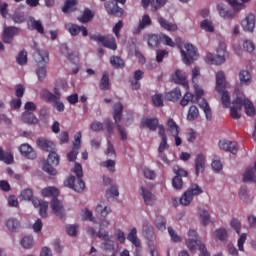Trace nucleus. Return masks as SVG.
Instances as JSON below:
<instances>
[{"instance_id":"29","label":"nucleus","mask_w":256,"mask_h":256,"mask_svg":"<svg viewBox=\"0 0 256 256\" xmlns=\"http://www.w3.org/2000/svg\"><path fill=\"white\" fill-rule=\"evenodd\" d=\"M157 21H158L160 27L162 29H164L165 31L175 32V31H177V29H179L177 24L167 21V19L163 18L162 16H159L157 18Z\"/></svg>"},{"instance_id":"14","label":"nucleus","mask_w":256,"mask_h":256,"mask_svg":"<svg viewBox=\"0 0 256 256\" xmlns=\"http://www.w3.org/2000/svg\"><path fill=\"white\" fill-rule=\"evenodd\" d=\"M96 212L101 216L103 217V220H102V225L103 227H109L110 225V222L109 220L105 219L107 217V215H109V213L112 212L111 210V207L103 204V202H100L97 204L96 206Z\"/></svg>"},{"instance_id":"38","label":"nucleus","mask_w":256,"mask_h":256,"mask_svg":"<svg viewBox=\"0 0 256 256\" xmlns=\"http://www.w3.org/2000/svg\"><path fill=\"white\" fill-rule=\"evenodd\" d=\"M165 98L167 101H172L173 103L179 101L181 99V89L179 87H176L172 91L165 94Z\"/></svg>"},{"instance_id":"48","label":"nucleus","mask_w":256,"mask_h":256,"mask_svg":"<svg viewBox=\"0 0 256 256\" xmlns=\"http://www.w3.org/2000/svg\"><path fill=\"white\" fill-rule=\"evenodd\" d=\"M41 194L43 197H57V195H59V190L55 187H46L42 189Z\"/></svg>"},{"instance_id":"24","label":"nucleus","mask_w":256,"mask_h":256,"mask_svg":"<svg viewBox=\"0 0 256 256\" xmlns=\"http://www.w3.org/2000/svg\"><path fill=\"white\" fill-rule=\"evenodd\" d=\"M167 3V0H142V7L147 9L151 5V11L155 13L158 9H161Z\"/></svg>"},{"instance_id":"56","label":"nucleus","mask_w":256,"mask_h":256,"mask_svg":"<svg viewBox=\"0 0 256 256\" xmlns=\"http://www.w3.org/2000/svg\"><path fill=\"white\" fill-rule=\"evenodd\" d=\"M200 27L201 29H203L204 31H208L209 33H213V31H215V27H213V22L207 19L201 22Z\"/></svg>"},{"instance_id":"6","label":"nucleus","mask_w":256,"mask_h":256,"mask_svg":"<svg viewBox=\"0 0 256 256\" xmlns=\"http://www.w3.org/2000/svg\"><path fill=\"white\" fill-rule=\"evenodd\" d=\"M203 194V189L198 184H191L190 187L183 193L180 198V205L187 207L191 205L194 197Z\"/></svg>"},{"instance_id":"40","label":"nucleus","mask_w":256,"mask_h":256,"mask_svg":"<svg viewBox=\"0 0 256 256\" xmlns=\"http://www.w3.org/2000/svg\"><path fill=\"white\" fill-rule=\"evenodd\" d=\"M153 25V21L148 14L142 16V19L139 21L137 32L143 31V29H147V27H151Z\"/></svg>"},{"instance_id":"25","label":"nucleus","mask_w":256,"mask_h":256,"mask_svg":"<svg viewBox=\"0 0 256 256\" xmlns=\"http://www.w3.org/2000/svg\"><path fill=\"white\" fill-rule=\"evenodd\" d=\"M219 147L220 149H223V151H229L232 155H237V151H239V145H237V142H231L229 140L220 141Z\"/></svg>"},{"instance_id":"9","label":"nucleus","mask_w":256,"mask_h":256,"mask_svg":"<svg viewBox=\"0 0 256 256\" xmlns=\"http://www.w3.org/2000/svg\"><path fill=\"white\" fill-rule=\"evenodd\" d=\"M90 39L92 41H96V43H101L103 47H106L107 49H111L112 51H117V41L115 40V37H105L101 34H94L90 36Z\"/></svg>"},{"instance_id":"54","label":"nucleus","mask_w":256,"mask_h":256,"mask_svg":"<svg viewBox=\"0 0 256 256\" xmlns=\"http://www.w3.org/2000/svg\"><path fill=\"white\" fill-rule=\"evenodd\" d=\"M26 19L25 12L15 11L12 16L14 23H25Z\"/></svg>"},{"instance_id":"42","label":"nucleus","mask_w":256,"mask_h":256,"mask_svg":"<svg viewBox=\"0 0 256 256\" xmlns=\"http://www.w3.org/2000/svg\"><path fill=\"white\" fill-rule=\"evenodd\" d=\"M240 85H251L252 77L251 73L247 70H241L239 72Z\"/></svg>"},{"instance_id":"18","label":"nucleus","mask_w":256,"mask_h":256,"mask_svg":"<svg viewBox=\"0 0 256 256\" xmlns=\"http://www.w3.org/2000/svg\"><path fill=\"white\" fill-rule=\"evenodd\" d=\"M207 163V158L204 154H198L194 160L195 173L199 177L200 173L205 172V165Z\"/></svg>"},{"instance_id":"35","label":"nucleus","mask_w":256,"mask_h":256,"mask_svg":"<svg viewBox=\"0 0 256 256\" xmlns=\"http://www.w3.org/2000/svg\"><path fill=\"white\" fill-rule=\"evenodd\" d=\"M79 2L77 0H66L64 6L62 7V13H75L77 11V5Z\"/></svg>"},{"instance_id":"51","label":"nucleus","mask_w":256,"mask_h":256,"mask_svg":"<svg viewBox=\"0 0 256 256\" xmlns=\"http://www.w3.org/2000/svg\"><path fill=\"white\" fill-rule=\"evenodd\" d=\"M21 226V223H19V220L16 218H10L6 222V227L9 229V231H17L19 227Z\"/></svg>"},{"instance_id":"1","label":"nucleus","mask_w":256,"mask_h":256,"mask_svg":"<svg viewBox=\"0 0 256 256\" xmlns=\"http://www.w3.org/2000/svg\"><path fill=\"white\" fill-rule=\"evenodd\" d=\"M227 0V3L230 4L233 10H229V8L225 7V4L220 3L217 5V11L222 17V19H235V13L238 11H243L247 6L245 3H249L251 0Z\"/></svg>"},{"instance_id":"32","label":"nucleus","mask_w":256,"mask_h":256,"mask_svg":"<svg viewBox=\"0 0 256 256\" xmlns=\"http://www.w3.org/2000/svg\"><path fill=\"white\" fill-rule=\"evenodd\" d=\"M21 117L23 123H27V125H37V123H39V119L33 112L24 111Z\"/></svg>"},{"instance_id":"52","label":"nucleus","mask_w":256,"mask_h":256,"mask_svg":"<svg viewBox=\"0 0 256 256\" xmlns=\"http://www.w3.org/2000/svg\"><path fill=\"white\" fill-rule=\"evenodd\" d=\"M195 96L191 92H186L180 101L181 107H187L189 103H193Z\"/></svg>"},{"instance_id":"63","label":"nucleus","mask_w":256,"mask_h":256,"mask_svg":"<svg viewBox=\"0 0 256 256\" xmlns=\"http://www.w3.org/2000/svg\"><path fill=\"white\" fill-rule=\"evenodd\" d=\"M21 197L24 199V201H31L33 198V190L30 188H27L21 192Z\"/></svg>"},{"instance_id":"30","label":"nucleus","mask_w":256,"mask_h":256,"mask_svg":"<svg viewBox=\"0 0 256 256\" xmlns=\"http://www.w3.org/2000/svg\"><path fill=\"white\" fill-rule=\"evenodd\" d=\"M141 127H147L150 131H157V128L159 127V119L144 118L141 121Z\"/></svg>"},{"instance_id":"5","label":"nucleus","mask_w":256,"mask_h":256,"mask_svg":"<svg viewBox=\"0 0 256 256\" xmlns=\"http://www.w3.org/2000/svg\"><path fill=\"white\" fill-rule=\"evenodd\" d=\"M227 57V44L220 42L216 50V56L213 55V53H207L205 62L208 63V65H223V63L227 61Z\"/></svg>"},{"instance_id":"44","label":"nucleus","mask_w":256,"mask_h":256,"mask_svg":"<svg viewBox=\"0 0 256 256\" xmlns=\"http://www.w3.org/2000/svg\"><path fill=\"white\" fill-rule=\"evenodd\" d=\"M215 235L218 241H221V243H226L229 239V233L227 232V229L220 228L215 230Z\"/></svg>"},{"instance_id":"31","label":"nucleus","mask_w":256,"mask_h":256,"mask_svg":"<svg viewBox=\"0 0 256 256\" xmlns=\"http://www.w3.org/2000/svg\"><path fill=\"white\" fill-rule=\"evenodd\" d=\"M145 73L142 70H136L134 72V81H131L130 87L133 91H138V89H141V79H143V76Z\"/></svg>"},{"instance_id":"19","label":"nucleus","mask_w":256,"mask_h":256,"mask_svg":"<svg viewBox=\"0 0 256 256\" xmlns=\"http://www.w3.org/2000/svg\"><path fill=\"white\" fill-rule=\"evenodd\" d=\"M36 145L38 149H41V151H46V153H50L51 151L55 150V143L46 138H38L36 140Z\"/></svg>"},{"instance_id":"26","label":"nucleus","mask_w":256,"mask_h":256,"mask_svg":"<svg viewBox=\"0 0 256 256\" xmlns=\"http://www.w3.org/2000/svg\"><path fill=\"white\" fill-rule=\"evenodd\" d=\"M173 81L177 85H183L185 89H189V82L187 81V76L182 70H176L173 76Z\"/></svg>"},{"instance_id":"7","label":"nucleus","mask_w":256,"mask_h":256,"mask_svg":"<svg viewBox=\"0 0 256 256\" xmlns=\"http://www.w3.org/2000/svg\"><path fill=\"white\" fill-rule=\"evenodd\" d=\"M59 154L55 150H52L48 154L47 163L43 165V171L48 173V175H57V170L54 167L59 165Z\"/></svg>"},{"instance_id":"17","label":"nucleus","mask_w":256,"mask_h":256,"mask_svg":"<svg viewBox=\"0 0 256 256\" xmlns=\"http://www.w3.org/2000/svg\"><path fill=\"white\" fill-rule=\"evenodd\" d=\"M144 41H147L148 47H150L151 49H155L159 47V45H161V33H148L144 35Z\"/></svg>"},{"instance_id":"57","label":"nucleus","mask_w":256,"mask_h":256,"mask_svg":"<svg viewBox=\"0 0 256 256\" xmlns=\"http://www.w3.org/2000/svg\"><path fill=\"white\" fill-rule=\"evenodd\" d=\"M18 65H27V51L22 50L16 57Z\"/></svg>"},{"instance_id":"12","label":"nucleus","mask_w":256,"mask_h":256,"mask_svg":"<svg viewBox=\"0 0 256 256\" xmlns=\"http://www.w3.org/2000/svg\"><path fill=\"white\" fill-rule=\"evenodd\" d=\"M241 109H243V97L237 96L230 107V115L232 119H241V113H239Z\"/></svg>"},{"instance_id":"22","label":"nucleus","mask_w":256,"mask_h":256,"mask_svg":"<svg viewBox=\"0 0 256 256\" xmlns=\"http://www.w3.org/2000/svg\"><path fill=\"white\" fill-rule=\"evenodd\" d=\"M100 247L106 255H110V256L117 255V249L115 248V242L113 240H111V238L104 240V242L100 245Z\"/></svg>"},{"instance_id":"33","label":"nucleus","mask_w":256,"mask_h":256,"mask_svg":"<svg viewBox=\"0 0 256 256\" xmlns=\"http://www.w3.org/2000/svg\"><path fill=\"white\" fill-rule=\"evenodd\" d=\"M113 119L116 123H121V119H123V104L121 102H117L113 106Z\"/></svg>"},{"instance_id":"4","label":"nucleus","mask_w":256,"mask_h":256,"mask_svg":"<svg viewBox=\"0 0 256 256\" xmlns=\"http://www.w3.org/2000/svg\"><path fill=\"white\" fill-rule=\"evenodd\" d=\"M227 80L225 79V72L219 71L216 73V91L221 93V102L224 109L231 106V96L227 90Z\"/></svg>"},{"instance_id":"13","label":"nucleus","mask_w":256,"mask_h":256,"mask_svg":"<svg viewBox=\"0 0 256 256\" xmlns=\"http://www.w3.org/2000/svg\"><path fill=\"white\" fill-rule=\"evenodd\" d=\"M104 7L108 15H114V17L123 16V8L119 7V4L114 0L105 2Z\"/></svg>"},{"instance_id":"34","label":"nucleus","mask_w":256,"mask_h":256,"mask_svg":"<svg viewBox=\"0 0 256 256\" xmlns=\"http://www.w3.org/2000/svg\"><path fill=\"white\" fill-rule=\"evenodd\" d=\"M128 241L137 247V251H141V240L137 237V228H132L127 235Z\"/></svg>"},{"instance_id":"41","label":"nucleus","mask_w":256,"mask_h":256,"mask_svg":"<svg viewBox=\"0 0 256 256\" xmlns=\"http://www.w3.org/2000/svg\"><path fill=\"white\" fill-rule=\"evenodd\" d=\"M93 17H95V13L91 9L85 8L82 15L78 17V21L80 23H89V21H93Z\"/></svg>"},{"instance_id":"53","label":"nucleus","mask_w":256,"mask_h":256,"mask_svg":"<svg viewBox=\"0 0 256 256\" xmlns=\"http://www.w3.org/2000/svg\"><path fill=\"white\" fill-rule=\"evenodd\" d=\"M168 131L171 135H179V126H177V123H175L173 118L168 120Z\"/></svg>"},{"instance_id":"59","label":"nucleus","mask_w":256,"mask_h":256,"mask_svg":"<svg viewBox=\"0 0 256 256\" xmlns=\"http://www.w3.org/2000/svg\"><path fill=\"white\" fill-rule=\"evenodd\" d=\"M230 226L238 235L241 234V221H239L237 218H233L230 222Z\"/></svg>"},{"instance_id":"46","label":"nucleus","mask_w":256,"mask_h":256,"mask_svg":"<svg viewBox=\"0 0 256 256\" xmlns=\"http://www.w3.org/2000/svg\"><path fill=\"white\" fill-rule=\"evenodd\" d=\"M110 65L115 67V69H123L125 67V61L119 56L110 57Z\"/></svg>"},{"instance_id":"62","label":"nucleus","mask_w":256,"mask_h":256,"mask_svg":"<svg viewBox=\"0 0 256 256\" xmlns=\"http://www.w3.org/2000/svg\"><path fill=\"white\" fill-rule=\"evenodd\" d=\"M161 43H163V45H167L168 47H175V42H173V39L163 33H161Z\"/></svg>"},{"instance_id":"60","label":"nucleus","mask_w":256,"mask_h":256,"mask_svg":"<svg viewBox=\"0 0 256 256\" xmlns=\"http://www.w3.org/2000/svg\"><path fill=\"white\" fill-rule=\"evenodd\" d=\"M168 233L174 243H181V236L177 235V232L172 227H168Z\"/></svg>"},{"instance_id":"49","label":"nucleus","mask_w":256,"mask_h":256,"mask_svg":"<svg viewBox=\"0 0 256 256\" xmlns=\"http://www.w3.org/2000/svg\"><path fill=\"white\" fill-rule=\"evenodd\" d=\"M197 117H199V108H197L195 105L190 106L187 114V120L195 121Z\"/></svg>"},{"instance_id":"11","label":"nucleus","mask_w":256,"mask_h":256,"mask_svg":"<svg viewBox=\"0 0 256 256\" xmlns=\"http://www.w3.org/2000/svg\"><path fill=\"white\" fill-rule=\"evenodd\" d=\"M65 29L72 35V37H77L80 33H82L83 37H87L89 35V31L85 26H79L77 24L68 23L65 25Z\"/></svg>"},{"instance_id":"39","label":"nucleus","mask_w":256,"mask_h":256,"mask_svg":"<svg viewBox=\"0 0 256 256\" xmlns=\"http://www.w3.org/2000/svg\"><path fill=\"white\" fill-rule=\"evenodd\" d=\"M197 101L199 103L200 109H202L204 111V113L206 115V119L208 121H211V118H212L211 107L209 106V103L207 102V100L200 98Z\"/></svg>"},{"instance_id":"28","label":"nucleus","mask_w":256,"mask_h":256,"mask_svg":"<svg viewBox=\"0 0 256 256\" xmlns=\"http://www.w3.org/2000/svg\"><path fill=\"white\" fill-rule=\"evenodd\" d=\"M19 151L23 157H26L27 159H37V152L31 147L29 144H22L19 147Z\"/></svg>"},{"instance_id":"27","label":"nucleus","mask_w":256,"mask_h":256,"mask_svg":"<svg viewBox=\"0 0 256 256\" xmlns=\"http://www.w3.org/2000/svg\"><path fill=\"white\" fill-rule=\"evenodd\" d=\"M52 211L55 213L57 217L63 219L65 217V208H63V203L59 201V199L53 198L51 201Z\"/></svg>"},{"instance_id":"8","label":"nucleus","mask_w":256,"mask_h":256,"mask_svg":"<svg viewBox=\"0 0 256 256\" xmlns=\"http://www.w3.org/2000/svg\"><path fill=\"white\" fill-rule=\"evenodd\" d=\"M184 49L186 51L181 49L183 63H185V65H191V63H193V61L197 60V57H199L197 49L192 44L184 45Z\"/></svg>"},{"instance_id":"21","label":"nucleus","mask_w":256,"mask_h":256,"mask_svg":"<svg viewBox=\"0 0 256 256\" xmlns=\"http://www.w3.org/2000/svg\"><path fill=\"white\" fill-rule=\"evenodd\" d=\"M255 14H248L245 19L242 21V29L248 33H253L255 29Z\"/></svg>"},{"instance_id":"58","label":"nucleus","mask_w":256,"mask_h":256,"mask_svg":"<svg viewBox=\"0 0 256 256\" xmlns=\"http://www.w3.org/2000/svg\"><path fill=\"white\" fill-rule=\"evenodd\" d=\"M172 186L177 190V191H181V189H183V179L179 176H175L172 179Z\"/></svg>"},{"instance_id":"20","label":"nucleus","mask_w":256,"mask_h":256,"mask_svg":"<svg viewBox=\"0 0 256 256\" xmlns=\"http://www.w3.org/2000/svg\"><path fill=\"white\" fill-rule=\"evenodd\" d=\"M140 195L142 199H144L145 205L153 206L155 205V201H157V197L155 194H152L151 191L146 189L145 187H140Z\"/></svg>"},{"instance_id":"23","label":"nucleus","mask_w":256,"mask_h":256,"mask_svg":"<svg viewBox=\"0 0 256 256\" xmlns=\"http://www.w3.org/2000/svg\"><path fill=\"white\" fill-rule=\"evenodd\" d=\"M27 25L30 31H37V33H40V35L45 33V28H43V22H41V20H36L34 17H30Z\"/></svg>"},{"instance_id":"43","label":"nucleus","mask_w":256,"mask_h":256,"mask_svg":"<svg viewBox=\"0 0 256 256\" xmlns=\"http://www.w3.org/2000/svg\"><path fill=\"white\" fill-rule=\"evenodd\" d=\"M40 97L45 103H53L54 101H57V96L55 94L49 92L47 89H43L40 92Z\"/></svg>"},{"instance_id":"15","label":"nucleus","mask_w":256,"mask_h":256,"mask_svg":"<svg viewBox=\"0 0 256 256\" xmlns=\"http://www.w3.org/2000/svg\"><path fill=\"white\" fill-rule=\"evenodd\" d=\"M15 35H19V28L15 26L5 27L2 34V41L4 43H11Z\"/></svg>"},{"instance_id":"47","label":"nucleus","mask_w":256,"mask_h":256,"mask_svg":"<svg viewBox=\"0 0 256 256\" xmlns=\"http://www.w3.org/2000/svg\"><path fill=\"white\" fill-rule=\"evenodd\" d=\"M155 227L158 231H165V229H167V219L163 216H157L155 220Z\"/></svg>"},{"instance_id":"16","label":"nucleus","mask_w":256,"mask_h":256,"mask_svg":"<svg viewBox=\"0 0 256 256\" xmlns=\"http://www.w3.org/2000/svg\"><path fill=\"white\" fill-rule=\"evenodd\" d=\"M142 235L150 242H153L155 239V229L147 220H144L142 223Z\"/></svg>"},{"instance_id":"3","label":"nucleus","mask_w":256,"mask_h":256,"mask_svg":"<svg viewBox=\"0 0 256 256\" xmlns=\"http://www.w3.org/2000/svg\"><path fill=\"white\" fill-rule=\"evenodd\" d=\"M34 61L38 67L36 70V75L38 81L43 83L47 77V66L49 65V52L44 50H36L34 53Z\"/></svg>"},{"instance_id":"36","label":"nucleus","mask_w":256,"mask_h":256,"mask_svg":"<svg viewBox=\"0 0 256 256\" xmlns=\"http://www.w3.org/2000/svg\"><path fill=\"white\" fill-rule=\"evenodd\" d=\"M243 106L248 117H253V115H255V106L253 105V102L247 98H242V107Z\"/></svg>"},{"instance_id":"61","label":"nucleus","mask_w":256,"mask_h":256,"mask_svg":"<svg viewBox=\"0 0 256 256\" xmlns=\"http://www.w3.org/2000/svg\"><path fill=\"white\" fill-rule=\"evenodd\" d=\"M152 103L154 107H163V95L156 94L152 96Z\"/></svg>"},{"instance_id":"50","label":"nucleus","mask_w":256,"mask_h":256,"mask_svg":"<svg viewBox=\"0 0 256 256\" xmlns=\"http://www.w3.org/2000/svg\"><path fill=\"white\" fill-rule=\"evenodd\" d=\"M199 243H201V240L193 239V238H188L186 241V245L192 253H195V251H197V248L199 247Z\"/></svg>"},{"instance_id":"64","label":"nucleus","mask_w":256,"mask_h":256,"mask_svg":"<svg viewBox=\"0 0 256 256\" xmlns=\"http://www.w3.org/2000/svg\"><path fill=\"white\" fill-rule=\"evenodd\" d=\"M104 127L105 125L99 121H94L90 125L91 131H95V132L103 131Z\"/></svg>"},{"instance_id":"55","label":"nucleus","mask_w":256,"mask_h":256,"mask_svg":"<svg viewBox=\"0 0 256 256\" xmlns=\"http://www.w3.org/2000/svg\"><path fill=\"white\" fill-rule=\"evenodd\" d=\"M21 246L24 249H31L33 247V238H32V236H24L21 240Z\"/></svg>"},{"instance_id":"2","label":"nucleus","mask_w":256,"mask_h":256,"mask_svg":"<svg viewBox=\"0 0 256 256\" xmlns=\"http://www.w3.org/2000/svg\"><path fill=\"white\" fill-rule=\"evenodd\" d=\"M73 173L77 176L68 177L67 180L64 181L65 187H69L76 191V193H83L85 191V182L83 181V166L80 163H75Z\"/></svg>"},{"instance_id":"37","label":"nucleus","mask_w":256,"mask_h":256,"mask_svg":"<svg viewBox=\"0 0 256 256\" xmlns=\"http://www.w3.org/2000/svg\"><path fill=\"white\" fill-rule=\"evenodd\" d=\"M99 88L101 91H109L111 89V81L109 79V72L105 71L100 80Z\"/></svg>"},{"instance_id":"10","label":"nucleus","mask_w":256,"mask_h":256,"mask_svg":"<svg viewBox=\"0 0 256 256\" xmlns=\"http://www.w3.org/2000/svg\"><path fill=\"white\" fill-rule=\"evenodd\" d=\"M81 137V132H77L74 136L72 150L67 154V159L70 162L77 161V155H79V149H81Z\"/></svg>"},{"instance_id":"45","label":"nucleus","mask_w":256,"mask_h":256,"mask_svg":"<svg viewBox=\"0 0 256 256\" xmlns=\"http://www.w3.org/2000/svg\"><path fill=\"white\" fill-rule=\"evenodd\" d=\"M199 216L202 225L207 226L211 223V215L209 214V211L200 209Z\"/></svg>"}]
</instances>
